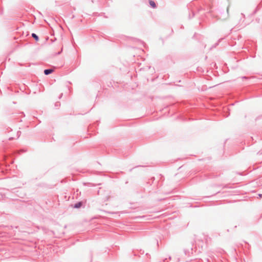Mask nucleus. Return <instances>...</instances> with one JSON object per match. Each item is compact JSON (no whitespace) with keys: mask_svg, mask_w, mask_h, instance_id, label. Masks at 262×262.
Here are the masks:
<instances>
[{"mask_svg":"<svg viewBox=\"0 0 262 262\" xmlns=\"http://www.w3.org/2000/svg\"><path fill=\"white\" fill-rule=\"evenodd\" d=\"M83 205V202H78L76 203H75L74 206H73V207L74 208H80Z\"/></svg>","mask_w":262,"mask_h":262,"instance_id":"obj_2","label":"nucleus"},{"mask_svg":"<svg viewBox=\"0 0 262 262\" xmlns=\"http://www.w3.org/2000/svg\"><path fill=\"white\" fill-rule=\"evenodd\" d=\"M242 79H249V77H246V76H243V77H242Z\"/></svg>","mask_w":262,"mask_h":262,"instance_id":"obj_7","label":"nucleus"},{"mask_svg":"<svg viewBox=\"0 0 262 262\" xmlns=\"http://www.w3.org/2000/svg\"><path fill=\"white\" fill-rule=\"evenodd\" d=\"M20 134V132H17V134H19V135Z\"/></svg>","mask_w":262,"mask_h":262,"instance_id":"obj_9","label":"nucleus"},{"mask_svg":"<svg viewBox=\"0 0 262 262\" xmlns=\"http://www.w3.org/2000/svg\"><path fill=\"white\" fill-rule=\"evenodd\" d=\"M53 71H54V70L52 69H45L44 70L43 73H44L45 75H48L51 74L52 73H53Z\"/></svg>","mask_w":262,"mask_h":262,"instance_id":"obj_1","label":"nucleus"},{"mask_svg":"<svg viewBox=\"0 0 262 262\" xmlns=\"http://www.w3.org/2000/svg\"><path fill=\"white\" fill-rule=\"evenodd\" d=\"M194 12H192V16H194Z\"/></svg>","mask_w":262,"mask_h":262,"instance_id":"obj_8","label":"nucleus"},{"mask_svg":"<svg viewBox=\"0 0 262 262\" xmlns=\"http://www.w3.org/2000/svg\"><path fill=\"white\" fill-rule=\"evenodd\" d=\"M13 139L12 138H9V140H11V139Z\"/></svg>","mask_w":262,"mask_h":262,"instance_id":"obj_11","label":"nucleus"},{"mask_svg":"<svg viewBox=\"0 0 262 262\" xmlns=\"http://www.w3.org/2000/svg\"><path fill=\"white\" fill-rule=\"evenodd\" d=\"M31 36L36 41H38L39 40L38 36L35 33H32Z\"/></svg>","mask_w":262,"mask_h":262,"instance_id":"obj_3","label":"nucleus"},{"mask_svg":"<svg viewBox=\"0 0 262 262\" xmlns=\"http://www.w3.org/2000/svg\"><path fill=\"white\" fill-rule=\"evenodd\" d=\"M5 198H6V195L5 194L0 193V201L4 200Z\"/></svg>","mask_w":262,"mask_h":262,"instance_id":"obj_5","label":"nucleus"},{"mask_svg":"<svg viewBox=\"0 0 262 262\" xmlns=\"http://www.w3.org/2000/svg\"><path fill=\"white\" fill-rule=\"evenodd\" d=\"M55 106H58L60 105V103L59 102H57L55 104Z\"/></svg>","mask_w":262,"mask_h":262,"instance_id":"obj_6","label":"nucleus"},{"mask_svg":"<svg viewBox=\"0 0 262 262\" xmlns=\"http://www.w3.org/2000/svg\"><path fill=\"white\" fill-rule=\"evenodd\" d=\"M149 4L151 7L155 8L156 7V3L152 1H149Z\"/></svg>","mask_w":262,"mask_h":262,"instance_id":"obj_4","label":"nucleus"},{"mask_svg":"<svg viewBox=\"0 0 262 262\" xmlns=\"http://www.w3.org/2000/svg\"><path fill=\"white\" fill-rule=\"evenodd\" d=\"M260 197H262V194H259Z\"/></svg>","mask_w":262,"mask_h":262,"instance_id":"obj_10","label":"nucleus"}]
</instances>
